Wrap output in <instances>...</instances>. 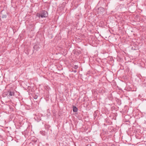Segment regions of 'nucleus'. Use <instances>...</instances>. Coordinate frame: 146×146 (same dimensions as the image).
<instances>
[{
	"label": "nucleus",
	"mask_w": 146,
	"mask_h": 146,
	"mask_svg": "<svg viewBox=\"0 0 146 146\" xmlns=\"http://www.w3.org/2000/svg\"><path fill=\"white\" fill-rule=\"evenodd\" d=\"M37 98V96H35L34 97V98L35 99H36Z\"/></svg>",
	"instance_id": "10"
},
{
	"label": "nucleus",
	"mask_w": 146,
	"mask_h": 146,
	"mask_svg": "<svg viewBox=\"0 0 146 146\" xmlns=\"http://www.w3.org/2000/svg\"><path fill=\"white\" fill-rule=\"evenodd\" d=\"M2 18H6V15H3L2 17Z\"/></svg>",
	"instance_id": "8"
},
{
	"label": "nucleus",
	"mask_w": 146,
	"mask_h": 146,
	"mask_svg": "<svg viewBox=\"0 0 146 146\" xmlns=\"http://www.w3.org/2000/svg\"><path fill=\"white\" fill-rule=\"evenodd\" d=\"M8 94H9L10 96H12L14 95V93L13 92L9 91L8 92L7 95Z\"/></svg>",
	"instance_id": "3"
},
{
	"label": "nucleus",
	"mask_w": 146,
	"mask_h": 146,
	"mask_svg": "<svg viewBox=\"0 0 146 146\" xmlns=\"http://www.w3.org/2000/svg\"><path fill=\"white\" fill-rule=\"evenodd\" d=\"M78 68V66L77 65H75L74 66V68L75 69H76Z\"/></svg>",
	"instance_id": "7"
},
{
	"label": "nucleus",
	"mask_w": 146,
	"mask_h": 146,
	"mask_svg": "<svg viewBox=\"0 0 146 146\" xmlns=\"http://www.w3.org/2000/svg\"><path fill=\"white\" fill-rule=\"evenodd\" d=\"M36 15L39 18H40V17L41 18L46 17L48 16V14L47 11H42L40 13H37Z\"/></svg>",
	"instance_id": "1"
},
{
	"label": "nucleus",
	"mask_w": 146,
	"mask_h": 146,
	"mask_svg": "<svg viewBox=\"0 0 146 146\" xmlns=\"http://www.w3.org/2000/svg\"><path fill=\"white\" fill-rule=\"evenodd\" d=\"M40 133L41 134H42L43 135H45L44 131H43L42 132H40Z\"/></svg>",
	"instance_id": "6"
},
{
	"label": "nucleus",
	"mask_w": 146,
	"mask_h": 146,
	"mask_svg": "<svg viewBox=\"0 0 146 146\" xmlns=\"http://www.w3.org/2000/svg\"><path fill=\"white\" fill-rule=\"evenodd\" d=\"M72 71L74 72L75 73H76L77 72V70H73Z\"/></svg>",
	"instance_id": "9"
},
{
	"label": "nucleus",
	"mask_w": 146,
	"mask_h": 146,
	"mask_svg": "<svg viewBox=\"0 0 146 146\" xmlns=\"http://www.w3.org/2000/svg\"><path fill=\"white\" fill-rule=\"evenodd\" d=\"M73 110L74 112H76L78 111V108L75 106L73 107Z\"/></svg>",
	"instance_id": "4"
},
{
	"label": "nucleus",
	"mask_w": 146,
	"mask_h": 146,
	"mask_svg": "<svg viewBox=\"0 0 146 146\" xmlns=\"http://www.w3.org/2000/svg\"><path fill=\"white\" fill-rule=\"evenodd\" d=\"M104 11V9L102 7H100L98 9V12L100 13V12H103Z\"/></svg>",
	"instance_id": "2"
},
{
	"label": "nucleus",
	"mask_w": 146,
	"mask_h": 146,
	"mask_svg": "<svg viewBox=\"0 0 146 146\" xmlns=\"http://www.w3.org/2000/svg\"><path fill=\"white\" fill-rule=\"evenodd\" d=\"M127 138L126 139V140L127 141H131V137H127Z\"/></svg>",
	"instance_id": "5"
}]
</instances>
